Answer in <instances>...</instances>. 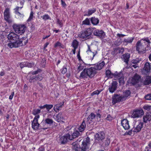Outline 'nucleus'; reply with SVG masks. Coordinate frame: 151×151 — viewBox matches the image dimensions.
Instances as JSON below:
<instances>
[{"label":"nucleus","instance_id":"obj_1","mask_svg":"<svg viewBox=\"0 0 151 151\" xmlns=\"http://www.w3.org/2000/svg\"><path fill=\"white\" fill-rule=\"evenodd\" d=\"M9 42L8 43V46L10 48L17 47L22 46V42L24 39H19V36L14 32H11L7 37Z\"/></svg>","mask_w":151,"mask_h":151},{"label":"nucleus","instance_id":"obj_2","mask_svg":"<svg viewBox=\"0 0 151 151\" xmlns=\"http://www.w3.org/2000/svg\"><path fill=\"white\" fill-rule=\"evenodd\" d=\"M90 139L87 137L84 139L82 142L81 147H79V145L78 143L74 142L72 144V151H86L90 148Z\"/></svg>","mask_w":151,"mask_h":151},{"label":"nucleus","instance_id":"obj_3","mask_svg":"<svg viewBox=\"0 0 151 151\" xmlns=\"http://www.w3.org/2000/svg\"><path fill=\"white\" fill-rule=\"evenodd\" d=\"M151 42L149 37H144L139 40L136 44V50L139 53H140L145 50L146 47H149Z\"/></svg>","mask_w":151,"mask_h":151},{"label":"nucleus","instance_id":"obj_4","mask_svg":"<svg viewBox=\"0 0 151 151\" xmlns=\"http://www.w3.org/2000/svg\"><path fill=\"white\" fill-rule=\"evenodd\" d=\"M96 73L95 68L91 67L88 68H85L81 73L79 78L80 79L87 78L88 76L90 78L93 77Z\"/></svg>","mask_w":151,"mask_h":151},{"label":"nucleus","instance_id":"obj_5","mask_svg":"<svg viewBox=\"0 0 151 151\" xmlns=\"http://www.w3.org/2000/svg\"><path fill=\"white\" fill-rule=\"evenodd\" d=\"M69 137V134L67 133L64 135L58 134L56 137V141L60 145H65L68 141Z\"/></svg>","mask_w":151,"mask_h":151},{"label":"nucleus","instance_id":"obj_6","mask_svg":"<svg viewBox=\"0 0 151 151\" xmlns=\"http://www.w3.org/2000/svg\"><path fill=\"white\" fill-rule=\"evenodd\" d=\"M93 30L91 28H89L82 31L78 35L79 37L82 39L88 38L92 34Z\"/></svg>","mask_w":151,"mask_h":151},{"label":"nucleus","instance_id":"obj_7","mask_svg":"<svg viewBox=\"0 0 151 151\" xmlns=\"http://www.w3.org/2000/svg\"><path fill=\"white\" fill-rule=\"evenodd\" d=\"M144 123L140 121L134 122L133 127L132 128V132L137 133L139 132L143 128Z\"/></svg>","mask_w":151,"mask_h":151},{"label":"nucleus","instance_id":"obj_8","mask_svg":"<svg viewBox=\"0 0 151 151\" xmlns=\"http://www.w3.org/2000/svg\"><path fill=\"white\" fill-rule=\"evenodd\" d=\"M13 27L15 32L20 35L23 33L26 30V26L24 24H15Z\"/></svg>","mask_w":151,"mask_h":151},{"label":"nucleus","instance_id":"obj_9","mask_svg":"<svg viewBox=\"0 0 151 151\" xmlns=\"http://www.w3.org/2000/svg\"><path fill=\"white\" fill-rule=\"evenodd\" d=\"M52 104H46L43 106H39L41 112L43 116L44 117L47 114V112L49 111L53 107Z\"/></svg>","mask_w":151,"mask_h":151},{"label":"nucleus","instance_id":"obj_10","mask_svg":"<svg viewBox=\"0 0 151 151\" xmlns=\"http://www.w3.org/2000/svg\"><path fill=\"white\" fill-rule=\"evenodd\" d=\"M40 115L35 116L32 122V128L35 130H37L40 128V124L38 123V120L40 118Z\"/></svg>","mask_w":151,"mask_h":151},{"label":"nucleus","instance_id":"obj_11","mask_svg":"<svg viewBox=\"0 0 151 151\" xmlns=\"http://www.w3.org/2000/svg\"><path fill=\"white\" fill-rule=\"evenodd\" d=\"M144 114V112L142 109H137L133 111L131 117L133 118H139Z\"/></svg>","mask_w":151,"mask_h":151},{"label":"nucleus","instance_id":"obj_12","mask_svg":"<svg viewBox=\"0 0 151 151\" xmlns=\"http://www.w3.org/2000/svg\"><path fill=\"white\" fill-rule=\"evenodd\" d=\"M104 138L105 134L104 132H99L95 135V141L96 143H99L104 139Z\"/></svg>","mask_w":151,"mask_h":151},{"label":"nucleus","instance_id":"obj_13","mask_svg":"<svg viewBox=\"0 0 151 151\" xmlns=\"http://www.w3.org/2000/svg\"><path fill=\"white\" fill-rule=\"evenodd\" d=\"M4 19L9 23H11L12 20L10 15L9 10L8 8H6L4 12Z\"/></svg>","mask_w":151,"mask_h":151},{"label":"nucleus","instance_id":"obj_14","mask_svg":"<svg viewBox=\"0 0 151 151\" xmlns=\"http://www.w3.org/2000/svg\"><path fill=\"white\" fill-rule=\"evenodd\" d=\"M86 52L88 55V57L89 58L91 61H92L93 59L97 53V52L96 51L94 52H92L90 46L88 45V49L86 51Z\"/></svg>","mask_w":151,"mask_h":151},{"label":"nucleus","instance_id":"obj_15","mask_svg":"<svg viewBox=\"0 0 151 151\" xmlns=\"http://www.w3.org/2000/svg\"><path fill=\"white\" fill-rule=\"evenodd\" d=\"M94 35L97 36L101 39L105 37V34L103 31L96 29L93 32Z\"/></svg>","mask_w":151,"mask_h":151},{"label":"nucleus","instance_id":"obj_16","mask_svg":"<svg viewBox=\"0 0 151 151\" xmlns=\"http://www.w3.org/2000/svg\"><path fill=\"white\" fill-rule=\"evenodd\" d=\"M122 96H120L117 94L114 95L112 98V103L113 104H115L117 103L124 101Z\"/></svg>","mask_w":151,"mask_h":151},{"label":"nucleus","instance_id":"obj_17","mask_svg":"<svg viewBox=\"0 0 151 151\" xmlns=\"http://www.w3.org/2000/svg\"><path fill=\"white\" fill-rule=\"evenodd\" d=\"M117 83L116 81H114L112 83L111 85L109 86V90L110 92L112 93L116 91L117 88Z\"/></svg>","mask_w":151,"mask_h":151},{"label":"nucleus","instance_id":"obj_18","mask_svg":"<svg viewBox=\"0 0 151 151\" xmlns=\"http://www.w3.org/2000/svg\"><path fill=\"white\" fill-rule=\"evenodd\" d=\"M42 79V77L40 75L34 76L30 77L29 79V81L30 83L34 82L37 81H41Z\"/></svg>","mask_w":151,"mask_h":151},{"label":"nucleus","instance_id":"obj_19","mask_svg":"<svg viewBox=\"0 0 151 151\" xmlns=\"http://www.w3.org/2000/svg\"><path fill=\"white\" fill-rule=\"evenodd\" d=\"M141 79V77L139 75L136 74L133 76L131 80V83L135 85L139 82Z\"/></svg>","mask_w":151,"mask_h":151},{"label":"nucleus","instance_id":"obj_20","mask_svg":"<svg viewBox=\"0 0 151 151\" xmlns=\"http://www.w3.org/2000/svg\"><path fill=\"white\" fill-rule=\"evenodd\" d=\"M121 123L122 126L125 129H128L130 128L129 122L127 119H124L122 120Z\"/></svg>","mask_w":151,"mask_h":151},{"label":"nucleus","instance_id":"obj_21","mask_svg":"<svg viewBox=\"0 0 151 151\" xmlns=\"http://www.w3.org/2000/svg\"><path fill=\"white\" fill-rule=\"evenodd\" d=\"M143 121L145 123L149 122L151 120V113L150 112H147L145 115L143 117Z\"/></svg>","mask_w":151,"mask_h":151},{"label":"nucleus","instance_id":"obj_22","mask_svg":"<svg viewBox=\"0 0 151 151\" xmlns=\"http://www.w3.org/2000/svg\"><path fill=\"white\" fill-rule=\"evenodd\" d=\"M19 6H17L14 9L15 14L18 16V18L20 19H22L24 15L23 13H20L19 12Z\"/></svg>","mask_w":151,"mask_h":151},{"label":"nucleus","instance_id":"obj_23","mask_svg":"<svg viewBox=\"0 0 151 151\" xmlns=\"http://www.w3.org/2000/svg\"><path fill=\"white\" fill-rule=\"evenodd\" d=\"M64 102L60 103L59 104H57L55 105L53 108V109L56 112H58L60 110H61V108L63 106Z\"/></svg>","mask_w":151,"mask_h":151},{"label":"nucleus","instance_id":"obj_24","mask_svg":"<svg viewBox=\"0 0 151 151\" xmlns=\"http://www.w3.org/2000/svg\"><path fill=\"white\" fill-rule=\"evenodd\" d=\"M130 58V55L129 53H126L123 54L122 57V58L123 61L127 65Z\"/></svg>","mask_w":151,"mask_h":151},{"label":"nucleus","instance_id":"obj_25","mask_svg":"<svg viewBox=\"0 0 151 151\" xmlns=\"http://www.w3.org/2000/svg\"><path fill=\"white\" fill-rule=\"evenodd\" d=\"M105 65V63L104 61L98 63L96 65H95L94 68L96 70H100L104 67Z\"/></svg>","mask_w":151,"mask_h":151},{"label":"nucleus","instance_id":"obj_26","mask_svg":"<svg viewBox=\"0 0 151 151\" xmlns=\"http://www.w3.org/2000/svg\"><path fill=\"white\" fill-rule=\"evenodd\" d=\"M116 77L119 79V82L120 84L124 83V77L123 74L122 73H118L116 75Z\"/></svg>","mask_w":151,"mask_h":151},{"label":"nucleus","instance_id":"obj_27","mask_svg":"<svg viewBox=\"0 0 151 151\" xmlns=\"http://www.w3.org/2000/svg\"><path fill=\"white\" fill-rule=\"evenodd\" d=\"M48 127V125H47L44 120H43L40 124V129H43L44 130L47 129Z\"/></svg>","mask_w":151,"mask_h":151},{"label":"nucleus","instance_id":"obj_28","mask_svg":"<svg viewBox=\"0 0 151 151\" xmlns=\"http://www.w3.org/2000/svg\"><path fill=\"white\" fill-rule=\"evenodd\" d=\"M79 134V132L78 131H74L71 135H70L69 134V140H71L78 137Z\"/></svg>","mask_w":151,"mask_h":151},{"label":"nucleus","instance_id":"obj_29","mask_svg":"<svg viewBox=\"0 0 151 151\" xmlns=\"http://www.w3.org/2000/svg\"><path fill=\"white\" fill-rule=\"evenodd\" d=\"M150 63L148 62L146 63L145 65V66L143 69L144 70L146 73H147L150 72Z\"/></svg>","mask_w":151,"mask_h":151},{"label":"nucleus","instance_id":"obj_30","mask_svg":"<svg viewBox=\"0 0 151 151\" xmlns=\"http://www.w3.org/2000/svg\"><path fill=\"white\" fill-rule=\"evenodd\" d=\"M131 93L130 91L127 90L123 92V95H122L124 100H125L130 95Z\"/></svg>","mask_w":151,"mask_h":151},{"label":"nucleus","instance_id":"obj_31","mask_svg":"<svg viewBox=\"0 0 151 151\" xmlns=\"http://www.w3.org/2000/svg\"><path fill=\"white\" fill-rule=\"evenodd\" d=\"M95 117L96 115L93 113H91L89 115L87 118V124H88V123L90 124V122H89V120H90V121H92V120L95 119Z\"/></svg>","mask_w":151,"mask_h":151},{"label":"nucleus","instance_id":"obj_32","mask_svg":"<svg viewBox=\"0 0 151 151\" xmlns=\"http://www.w3.org/2000/svg\"><path fill=\"white\" fill-rule=\"evenodd\" d=\"M86 127V124L85 122V121L83 120L81 124L80 125L78 128V129L80 132H82L83 131Z\"/></svg>","mask_w":151,"mask_h":151},{"label":"nucleus","instance_id":"obj_33","mask_svg":"<svg viewBox=\"0 0 151 151\" xmlns=\"http://www.w3.org/2000/svg\"><path fill=\"white\" fill-rule=\"evenodd\" d=\"M90 20L91 23L94 25L97 24L99 22V20L98 19L95 17H92Z\"/></svg>","mask_w":151,"mask_h":151},{"label":"nucleus","instance_id":"obj_34","mask_svg":"<svg viewBox=\"0 0 151 151\" xmlns=\"http://www.w3.org/2000/svg\"><path fill=\"white\" fill-rule=\"evenodd\" d=\"M57 121L58 122H60L63 119V116L62 114L61 113H59L56 116Z\"/></svg>","mask_w":151,"mask_h":151},{"label":"nucleus","instance_id":"obj_35","mask_svg":"<svg viewBox=\"0 0 151 151\" xmlns=\"http://www.w3.org/2000/svg\"><path fill=\"white\" fill-rule=\"evenodd\" d=\"M144 83L145 85H148L151 83V77L149 76H146Z\"/></svg>","mask_w":151,"mask_h":151},{"label":"nucleus","instance_id":"obj_36","mask_svg":"<svg viewBox=\"0 0 151 151\" xmlns=\"http://www.w3.org/2000/svg\"><path fill=\"white\" fill-rule=\"evenodd\" d=\"M134 37H129L127 39H125L124 40V42L127 44L131 43L134 39Z\"/></svg>","mask_w":151,"mask_h":151},{"label":"nucleus","instance_id":"obj_37","mask_svg":"<svg viewBox=\"0 0 151 151\" xmlns=\"http://www.w3.org/2000/svg\"><path fill=\"white\" fill-rule=\"evenodd\" d=\"M41 112V110L38 109H34L32 112V114L35 115V116H36L37 115H39V114Z\"/></svg>","mask_w":151,"mask_h":151},{"label":"nucleus","instance_id":"obj_38","mask_svg":"<svg viewBox=\"0 0 151 151\" xmlns=\"http://www.w3.org/2000/svg\"><path fill=\"white\" fill-rule=\"evenodd\" d=\"M96 9L95 8H93L92 9H90L88 10L87 14V15L89 16L91 15L92 14L96 12Z\"/></svg>","mask_w":151,"mask_h":151},{"label":"nucleus","instance_id":"obj_39","mask_svg":"<svg viewBox=\"0 0 151 151\" xmlns=\"http://www.w3.org/2000/svg\"><path fill=\"white\" fill-rule=\"evenodd\" d=\"M106 76L108 78H112L113 76L112 74L109 70H107L106 71Z\"/></svg>","mask_w":151,"mask_h":151},{"label":"nucleus","instance_id":"obj_40","mask_svg":"<svg viewBox=\"0 0 151 151\" xmlns=\"http://www.w3.org/2000/svg\"><path fill=\"white\" fill-rule=\"evenodd\" d=\"M47 125H51L52 124L53 120L52 119L49 118H46L44 119Z\"/></svg>","mask_w":151,"mask_h":151},{"label":"nucleus","instance_id":"obj_41","mask_svg":"<svg viewBox=\"0 0 151 151\" xmlns=\"http://www.w3.org/2000/svg\"><path fill=\"white\" fill-rule=\"evenodd\" d=\"M78 42L76 40H74L72 43V46L74 48H77L78 45Z\"/></svg>","mask_w":151,"mask_h":151},{"label":"nucleus","instance_id":"obj_42","mask_svg":"<svg viewBox=\"0 0 151 151\" xmlns=\"http://www.w3.org/2000/svg\"><path fill=\"white\" fill-rule=\"evenodd\" d=\"M59 46L60 47L64 48V46L61 43L59 42H57L55 44L54 47H57Z\"/></svg>","mask_w":151,"mask_h":151},{"label":"nucleus","instance_id":"obj_43","mask_svg":"<svg viewBox=\"0 0 151 151\" xmlns=\"http://www.w3.org/2000/svg\"><path fill=\"white\" fill-rule=\"evenodd\" d=\"M41 18L45 21L48 19L50 20L51 19L50 17L47 14H45L43 16H41Z\"/></svg>","mask_w":151,"mask_h":151},{"label":"nucleus","instance_id":"obj_44","mask_svg":"<svg viewBox=\"0 0 151 151\" xmlns=\"http://www.w3.org/2000/svg\"><path fill=\"white\" fill-rule=\"evenodd\" d=\"M82 24L87 25L90 24V22L89 19L88 18H86L85 20L82 22Z\"/></svg>","mask_w":151,"mask_h":151},{"label":"nucleus","instance_id":"obj_45","mask_svg":"<svg viewBox=\"0 0 151 151\" xmlns=\"http://www.w3.org/2000/svg\"><path fill=\"white\" fill-rule=\"evenodd\" d=\"M103 90V89H101L100 90H97L95 91H94L91 94V95L92 96H93L95 95H98Z\"/></svg>","mask_w":151,"mask_h":151},{"label":"nucleus","instance_id":"obj_46","mask_svg":"<svg viewBox=\"0 0 151 151\" xmlns=\"http://www.w3.org/2000/svg\"><path fill=\"white\" fill-rule=\"evenodd\" d=\"M141 60V58H137L135 59H134L132 60L131 63H132L137 64L139 63V62Z\"/></svg>","mask_w":151,"mask_h":151},{"label":"nucleus","instance_id":"obj_47","mask_svg":"<svg viewBox=\"0 0 151 151\" xmlns=\"http://www.w3.org/2000/svg\"><path fill=\"white\" fill-rule=\"evenodd\" d=\"M143 108L147 111H151V106L145 105L143 106Z\"/></svg>","mask_w":151,"mask_h":151},{"label":"nucleus","instance_id":"obj_48","mask_svg":"<svg viewBox=\"0 0 151 151\" xmlns=\"http://www.w3.org/2000/svg\"><path fill=\"white\" fill-rule=\"evenodd\" d=\"M85 64V63L83 62L82 63L79 65L78 68V69L80 71L82 70L84 68V65Z\"/></svg>","mask_w":151,"mask_h":151},{"label":"nucleus","instance_id":"obj_49","mask_svg":"<svg viewBox=\"0 0 151 151\" xmlns=\"http://www.w3.org/2000/svg\"><path fill=\"white\" fill-rule=\"evenodd\" d=\"M34 13L32 11H31L29 17L27 20V21L29 22L31 21L33 18Z\"/></svg>","mask_w":151,"mask_h":151},{"label":"nucleus","instance_id":"obj_50","mask_svg":"<svg viewBox=\"0 0 151 151\" xmlns=\"http://www.w3.org/2000/svg\"><path fill=\"white\" fill-rule=\"evenodd\" d=\"M26 67L31 68L34 66V64L31 63L26 62Z\"/></svg>","mask_w":151,"mask_h":151},{"label":"nucleus","instance_id":"obj_51","mask_svg":"<svg viewBox=\"0 0 151 151\" xmlns=\"http://www.w3.org/2000/svg\"><path fill=\"white\" fill-rule=\"evenodd\" d=\"M61 70L62 71V73L63 74H65L67 72V68L66 67L63 66Z\"/></svg>","mask_w":151,"mask_h":151},{"label":"nucleus","instance_id":"obj_52","mask_svg":"<svg viewBox=\"0 0 151 151\" xmlns=\"http://www.w3.org/2000/svg\"><path fill=\"white\" fill-rule=\"evenodd\" d=\"M113 119V117L110 115H108L106 118L107 120L111 121Z\"/></svg>","mask_w":151,"mask_h":151},{"label":"nucleus","instance_id":"obj_53","mask_svg":"<svg viewBox=\"0 0 151 151\" xmlns=\"http://www.w3.org/2000/svg\"><path fill=\"white\" fill-rule=\"evenodd\" d=\"M147 150L151 151V142L149 143L148 146L146 147L145 150L146 151Z\"/></svg>","mask_w":151,"mask_h":151},{"label":"nucleus","instance_id":"obj_54","mask_svg":"<svg viewBox=\"0 0 151 151\" xmlns=\"http://www.w3.org/2000/svg\"><path fill=\"white\" fill-rule=\"evenodd\" d=\"M145 98L146 100H151V94H147L145 96Z\"/></svg>","mask_w":151,"mask_h":151},{"label":"nucleus","instance_id":"obj_55","mask_svg":"<svg viewBox=\"0 0 151 151\" xmlns=\"http://www.w3.org/2000/svg\"><path fill=\"white\" fill-rule=\"evenodd\" d=\"M26 62H22L20 64V66L21 68H22L25 67H26Z\"/></svg>","mask_w":151,"mask_h":151},{"label":"nucleus","instance_id":"obj_56","mask_svg":"<svg viewBox=\"0 0 151 151\" xmlns=\"http://www.w3.org/2000/svg\"><path fill=\"white\" fill-rule=\"evenodd\" d=\"M101 111L99 109H98L96 114V117L97 118H101V115L99 113Z\"/></svg>","mask_w":151,"mask_h":151},{"label":"nucleus","instance_id":"obj_57","mask_svg":"<svg viewBox=\"0 0 151 151\" xmlns=\"http://www.w3.org/2000/svg\"><path fill=\"white\" fill-rule=\"evenodd\" d=\"M57 23L58 24H59L60 27H62L63 24L62 21L58 19H57Z\"/></svg>","mask_w":151,"mask_h":151},{"label":"nucleus","instance_id":"obj_58","mask_svg":"<svg viewBox=\"0 0 151 151\" xmlns=\"http://www.w3.org/2000/svg\"><path fill=\"white\" fill-rule=\"evenodd\" d=\"M41 70L40 69H38L37 70L34 71L32 72V74L33 75H36L38 73L40 72Z\"/></svg>","mask_w":151,"mask_h":151},{"label":"nucleus","instance_id":"obj_59","mask_svg":"<svg viewBox=\"0 0 151 151\" xmlns=\"http://www.w3.org/2000/svg\"><path fill=\"white\" fill-rule=\"evenodd\" d=\"M61 4L62 6L63 7H65L66 6V4L65 2L63 1V0H61Z\"/></svg>","mask_w":151,"mask_h":151},{"label":"nucleus","instance_id":"obj_60","mask_svg":"<svg viewBox=\"0 0 151 151\" xmlns=\"http://www.w3.org/2000/svg\"><path fill=\"white\" fill-rule=\"evenodd\" d=\"M49 44V42H47L46 43H45L44 45V50H47L46 49V48L47 47V46Z\"/></svg>","mask_w":151,"mask_h":151},{"label":"nucleus","instance_id":"obj_61","mask_svg":"<svg viewBox=\"0 0 151 151\" xmlns=\"http://www.w3.org/2000/svg\"><path fill=\"white\" fill-rule=\"evenodd\" d=\"M14 94V92H13L12 93L11 95L9 96V99L10 100H12L13 98V96Z\"/></svg>","mask_w":151,"mask_h":151},{"label":"nucleus","instance_id":"obj_62","mask_svg":"<svg viewBox=\"0 0 151 151\" xmlns=\"http://www.w3.org/2000/svg\"><path fill=\"white\" fill-rule=\"evenodd\" d=\"M117 36L118 37H123L125 36V35L122 34H120L119 33H118L117 35Z\"/></svg>","mask_w":151,"mask_h":151},{"label":"nucleus","instance_id":"obj_63","mask_svg":"<svg viewBox=\"0 0 151 151\" xmlns=\"http://www.w3.org/2000/svg\"><path fill=\"white\" fill-rule=\"evenodd\" d=\"M77 57L79 60H82L80 54V51L78 52V53L77 54Z\"/></svg>","mask_w":151,"mask_h":151},{"label":"nucleus","instance_id":"obj_64","mask_svg":"<svg viewBox=\"0 0 151 151\" xmlns=\"http://www.w3.org/2000/svg\"><path fill=\"white\" fill-rule=\"evenodd\" d=\"M38 150L39 151H43L45 150V149L43 147H41L38 149Z\"/></svg>","mask_w":151,"mask_h":151}]
</instances>
